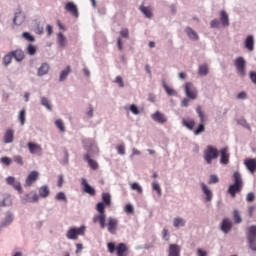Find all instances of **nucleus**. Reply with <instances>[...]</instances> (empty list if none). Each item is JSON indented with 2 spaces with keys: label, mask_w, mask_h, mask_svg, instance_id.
Wrapping results in <instances>:
<instances>
[{
  "label": "nucleus",
  "mask_w": 256,
  "mask_h": 256,
  "mask_svg": "<svg viewBox=\"0 0 256 256\" xmlns=\"http://www.w3.org/2000/svg\"><path fill=\"white\" fill-rule=\"evenodd\" d=\"M105 205L103 202H99L96 205V210L99 212L98 215L93 217V222L96 223L99 221L100 228L104 229L106 226V214H105Z\"/></svg>",
  "instance_id": "f257e3e1"
},
{
  "label": "nucleus",
  "mask_w": 256,
  "mask_h": 256,
  "mask_svg": "<svg viewBox=\"0 0 256 256\" xmlns=\"http://www.w3.org/2000/svg\"><path fill=\"white\" fill-rule=\"evenodd\" d=\"M82 144L83 148L87 151L86 154H89V156H93L94 154H97L99 152L97 144L92 138H84L82 140Z\"/></svg>",
  "instance_id": "f03ea898"
},
{
  "label": "nucleus",
  "mask_w": 256,
  "mask_h": 256,
  "mask_svg": "<svg viewBox=\"0 0 256 256\" xmlns=\"http://www.w3.org/2000/svg\"><path fill=\"white\" fill-rule=\"evenodd\" d=\"M196 112L199 116L200 124L197 126L196 129L193 130V133H194L195 136H198V135H200L201 133H203L205 131L204 122H206V115L202 111L201 106H197Z\"/></svg>",
  "instance_id": "7ed1b4c3"
},
{
  "label": "nucleus",
  "mask_w": 256,
  "mask_h": 256,
  "mask_svg": "<svg viewBox=\"0 0 256 256\" xmlns=\"http://www.w3.org/2000/svg\"><path fill=\"white\" fill-rule=\"evenodd\" d=\"M246 237L249 243V247L253 251H256V225L248 227Z\"/></svg>",
  "instance_id": "20e7f679"
},
{
  "label": "nucleus",
  "mask_w": 256,
  "mask_h": 256,
  "mask_svg": "<svg viewBox=\"0 0 256 256\" xmlns=\"http://www.w3.org/2000/svg\"><path fill=\"white\" fill-rule=\"evenodd\" d=\"M219 156V151L217 148L208 145L206 150L204 151V159L207 162V164H211L213 159H217Z\"/></svg>",
  "instance_id": "39448f33"
},
{
  "label": "nucleus",
  "mask_w": 256,
  "mask_h": 256,
  "mask_svg": "<svg viewBox=\"0 0 256 256\" xmlns=\"http://www.w3.org/2000/svg\"><path fill=\"white\" fill-rule=\"evenodd\" d=\"M85 234V226L82 225L79 228L71 227L68 229L66 233V237L70 240H76L78 238V235H84Z\"/></svg>",
  "instance_id": "423d86ee"
},
{
  "label": "nucleus",
  "mask_w": 256,
  "mask_h": 256,
  "mask_svg": "<svg viewBox=\"0 0 256 256\" xmlns=\"http://www.w3.org/2000/svg\"><path fill=\"white\" fill-rule=\"evenodd\" d=\"M184 91L186 96L191 100H195L198 96L197 89L194 87V85L191 82H187L184 85Z\"/></svg>",
  "instance_id": "0eeeda50"
},
{
  "label": "nucleus",
  "mask_w": 256,
  "mask_h": 256,
  "mask_svg": "<svg viewBox=\"0 0 256 256\" xmlns=\"http://www.w3.org/2000/svg\"><path fill=\"white\" fill-rule=\"evenodd\" d=\"M234 64H235V67H236V70H237V73L240 75V76H245L246 74V61L243 57H238L235 59L234 61Z\"/></svg>",
  "instance_id": "6e6552de"
},
{
  "label": "nucleus",
  "mask_w": 256,
  "mask_h": 256,
  "mask_svg": "<svg viewBox=\"0 0 256 256\" xmlns=\"http://www.w3.org/2000/svg\"><path fill=\"white\" fill-rule=\"evenodd\" d=\"M118 223H119V220L117 218L109 217L105 227H107V231L110 234L115 235L117 233Z\"/></svg>",
  "instance_id": "1a4fd4ad"
},
{
  "label": "nucleus",
  "mask_w": 256,
  "mask_h": 256,
  "mask_svg": "<svg viewBox=\"0 0 256 256\" xmlns=\"http://www.w3.org/2000/svg\"><path fill=\"white\" fill-rule=\"evenodd\" d=\"M37 179H39V172L34 170L30 172L27 176L24 186L31 187V185H33V183H35Z\"/></svg>",
  "instance_id": "9d476101"
},
{
  "label": "nucleus",
  "mask_w": 256,
  "mask_h": 256,
  "mask_svg": "<svg viewBox=\"0 0 256 256\" xmlns=\"http://www.w3.org/2000/svg\"><path fill=\"white\" fill-rule=\"evenodd\" d=\"M151 119L159 124H165L168 121L167 116L160 111H156L154 114H152Z\"/></svg>",
  "instance_id": "9b49d317"
},
{
  "label": "nucleus",
  "mask_w": 256,
  "mask_h": 256,
  "mask_svg": "<svg viewBox=\"0 0 256 256\" xmlns=\"http://www.w3.org/2000/svg\"><path fill=\"white\" fill-rule=\"evenodd\" d=\"M14 219H15V216L13 215V213L8 211L6 213L4 220L2 222H0V231H1V229L11 225V223H13Z\"/></svg>",
  "instance_id": "f8f14e48"
},
{
  "label": "nucleus",
  "mask_w": 256,
  "mask_h": 256,
  "mask_svg": "<svg viewBox=\"0 0 256 256\" xmlns=\"http://www.w3.org/2000/svg\"><path fill=\"white\" fill-rule=\"evenodd\" d=\"M200 186H201L202 192H203V194H204L205 201H206V202H210V201L212 200V198H213V193H212V191H211V190L209 189V187H208L205 183H203V182L200 183Z\"/></svg>",
  "instance_id": "ddd939ff"
},
{
  "label": "nucleus",
  "mask_w": 256,
  "mask_h": 256,
  "mask_svg": "<svg viewBox=\"0 0 256 256\" xmlns=\"http://www.w3.org/2000/svg\"><path fill=\"white\" fill-rule=\"evenodd\" d=\"M28 149L31 154L41 155L43 153V148L37 143L29 142Z\"/></svg>",
  "instance_id": "4468645a"
},
{
  "label": "nucleus",
  "mask_w": 256,
  "mask_h": 256,
  "mask_svg": "<svg viewBox=\"0 0 256 256\" xmlns=\"http://www.w3.org/2000/svg\"><path fill=\"white\" fill-rule=\"evenodd\" d=\"M81 185L83 186V191L87 194L94 196L96 194L95 189L90 186L85 178L81 179Z\"/></svg>",
  "instance_id": "2eb2a0df"
},
{
  "label": "nucleus",
  "mask_w": 256,
  "mask_h": 256,
  "mask_svg": "<svg viewBox=\"0 0 256 256\" xmlns=\"http://www.w3.org/2000/svg\"><path fill=\"white\" fill-rule=\"evenodd\" d=\"M65 10L72 14L75 18H78L79 12L77 6L73 2H68L65 5Z\"/></svg>",
  "instance_id": "dca6fc26"
},
{
  "label": "nucleus",
  "mask_w": 256,
  "mask_h": 256,
  "mask_svg": "<svg viewBox=\"0 0 256 256\" xmlns=\"http://www.w3.org/2000/svg\"><path fill=\"white\" fill-rule=\"evenodd\" d=\"M220 163L223 165H227L229 163L230 154L228 152V148L225 147L220 151Z\"/></svg>",
  "instance_id": "f3484780"
},
{
  "label": "nucleus",
  "mask_w": 256,
  "mask_h": 256,
  "mask_svg": "<svg viewBox=\"0 0 256 256\" xmlns=\"http://www.w3.org/2000/svg\"><path fill=\"white\" fill-rule=\"evenodd\" d=\"M181 248L178 244H170L168 249V256H181Z\"/></svg>",
  "instance_id": "a211bd4d"
},
{
  "label": "nucleus",
  "mask_w": 256,
  "mask_h": 256,
  "mask_svg": "<svg viewBox=\"0 0 256 256\" xmlns=\"http://www.w3.org/2000/svg\"><path fill=\"white\" fill-rule=\"evenodd\" d=\"M25 22V13L19 11L15 13L13 23L16 26H21Z\"/></svg>",
  "instance_id": "6ab92c4d"
},
{
  "label": "nucleus",
  "mask_w": 256,
  "mask_h": 256,
  "mask_svg": "<svg viewBox=\"0 0 256 256\" xmlns=\"http://www.w3.org/2000/svg\"><path fill=\"white\" fill-rule=\"evenodd\" d=\"M140 12L145 16L147 19H151L153 17V10L150 6H144L143 4L139 7Z\"/></svg>",
  "instance_id": "aec40b11"
},
{
  "label": "nucleus",
  "mask_w": 256,
  "mask_h": 256,
  "mask_svg": "<svg viewBox=\"0 0 256 256\" xmlns=\"http://www.w3.org/2000/svg\"><path fill=\"white\" fill-rule=\"evenodd\" d=\"M243 186L239 184H231L228 188V193L231 195V197H235L237 193H239L242 190Z\"/></svg>",
  "instance_id": "412c9836"
},
{
  "label": "nucleus",
  "mask_w": 256,
  "mask_h": 256,
  "mask_svg": "<svg viewBox=\"0 0 256 256\" xmlns=\"http://www.w3.org/2000/svg\"><path fill=\"white\" fill-rule=\"evenodd\" d=\"M91 156H92V155L85 154V155L83 156V159H84V161H86V162L88 163V166H89L92 170H97L98 167H99V165H98V163H97L95 160L91 159Z\"/></svg>",
  "instance_id": "4be33fe9"
},
{
  "label": "nucleus",
  "mask_w": 256,
  "mask_h": 256,
  "mask_svg": "<svg viewBox=\"0 0 256 256\" xmlns=\"http://www.w3.org/2000/svg\"><path fill=\"white\" fill-rule=\"evenodd\" d=\"M10 54L17 62H21L23 59H25V52H23L21 49L11 51Z\"/></svg>",
  "instance_id": "5701e85b"
},
{
  "label": "nucleus",
  "mask_w": 256,
  "mask_h": 256,
  "mask_svg": "<svg viewBox=\"0 0 256 256\" xmlns=\"http://www.w3.org/2000/svg\"><path fill=\"white\" fill-rule=\"evenodd\" d=\"M244 164L251 173H254L256 171V158L246 159Z\"/></svg>",
  "instance_id": "b1692460"
},
{
  "label": "nucleus",
  "mask_w": 256,
  "mask_h": 256,
  "mask_svg": "<svg viewBox=\"0 0 256 256\" xmlns=\"http://www.w3.org/2000/svg\"><path fill=\"white\" fill-rule=\"evenodd\" d=\"M14 138H15V131H13V129L6 130L4 134V143L6 144L12 143Z\"/></svg>",
  "instance_id": "393cba45"
},
{
  "label": "nucleus",
  "mask_w": 256,
  "mask_h": 256,
  "mask_svg": "<svg viewBox=\"0 0 256 256\" xmlns=\"http://www.w3.org/2000/svg\"><path fill=\"white\" fill-rule=\"evenodd\" d=\"M11 205H13V199L11 198V195L5 194L3 199L0 201V207H11Z\"/></svg>",
  "instance_id": "a878e982"
},
{
  "label": "nucleus",
  "mask_w": 256,
  "mask_h": 256,
  "mask_svg": "<svg viewBox=\"0 0 256 256\" xmlns=\"http://www.w3.org/2000/svg\"><path fill=\"white\" fill-rule=\"evenodd\" d=\"M51 194V190L48 185H43L38 189V195L41 198H47Z\"/></svg>",
  "instance_id": "bb28decb"
},
{
  "label": "nucleus",
  "mask_w": 256,
  "mask_h": 256,
  "mask_svg": "<svg viewBox=\"0 0 256 256\" xmlns=\"http://www.w3.org/2000/svg\"><path fill=\"white\" fill-rule=\"evenodd\" d=\"M232 228V222L228 219V218H225L222 220V223H221V230L227 234Z\"/></svg>",
  "instance_id": "cd10ccee"
},
{
  "label": "nucleus",
  "mask_w": 256,
  "mask_h": 256,
  "mask_svg": "<svg viewBox=\"0 0 256 256\" xmlns=\"http://www.w3.org/2000/svg\"><path fill=\"white\" fill-rule=\"evenodd\" d=\"M182 125L186 127L190 131H194V126H195V120L193 118L190 119H182Z\"/></svg>",
  "instance_id": "c85d7f7f"
},
{
  "label": "nucleus",
  "mask_w": 256,
  "mask_h": 256,
  "mask_svg": "<svg viewBox=\"0 0 256 256\" xmlns=\"http://www.w3.org/2000/svg\"><path fill=\"white\" fill-rule=\"evenodd\" d=\"M49 64L47 63H42L41 66L38 68V72H37V75L39 77H42L44 75H47V73H49Z\"/></svg>",
  "instance_id": "c756f323"
},
{
  "label": "nucleus",
  "mask_w": 256,
  "mask_h": 256,
  "mask_svg": "<svg viewBox=\"0 0 256 256\" xmlns=\"http://www.w3.org/2000/svg\"><path fill=\"white\" fill-rule=\"evenodd\" d=\"M117 256H127V246L125 243H119L116 246Z\"/></svg>",
  "instance_id": "7c9ffc66"
},
{
  "label": "nucleus",
  "mask_w": 256,
  "mask_h": 256,
  "mask_svg": "<svg viewBox=\"0 0 256 256\" xmlns=\"http://www.w3.org/2000/svg\"><path fill=\"white\" fill-rule=\"evenodd\" d=\"M186 225V220L182 217H175L173 220V226L175 228L184 227Z\"/></svg>",
  "instance_id": "2f4dec72"
},
{
  "label": "nucleus",
  "mask_w": 256,
  "mask_h": 256,
  "mask_svg": "<svg viewBox=\"0 0 256 256\" xmlns=\"http://www.w3.org/2000/svg\"><path fill=\"white\" fill-rule=\"evenodd\" d=\"M69 73H71V66H67L64 70L61 71L59 81L63 82L67 80Z\"/></svg>",
  "instance_id": "473e14b6"
},
{
  "label": "nucleus",
  "mask_w": 256,
  "mask_h": 256,
  "mask_svg": "<svg viewBox=\"0 0 256 256\" xmlns=\"http://www.w3.org/2000/svg\"><path fill=\"white\" fill-rule=\"evenodd\" d=\"M245 47L249 50V51H253L254 50V38L252 35H249L246 40H245Z\"/></svg>",
  "instance_id": "72a5a7b5"
},
{
  "label": "nucleus",
  "mask_w": 256,
  "mask_h": 256,
  "mask_svg": "<svg viewBox=\"0 0 256 256\" xmlns=\"http://www.w3.org/2000/svg\"><path fill=\"white\" fill-rule=\"evenodd\" d=\"M57 41L60 47L65 48V46H67V38H65V35L61 32L57 35Z\"/></svg>",
  "instance_id": "f704fd0d"
},
{
  "label": "nucleus",
  "mask_w": 256,
  "mask_h": 256,
  "mask_svg": "<svg viewBox=\"0 0 256 256\" xmlns=\"http://www.w3.org/2000/svg\"><path fill=\"white\" fill-rule=\"evenodd\" d=\"M40 104L42 106H44L48 111L53 110V106L51 105V101H49V99H47V97H41Z\"/></svg>",
  "instance_id": "c9c22d12"
},
{
  "label": "nucleus",
  "mask_w": 256,
  "mask_h": 256,
  "mask_svg": "<svg viewBox=\"0 0 256 256\" xmlns=\"http://www.w3.org/2000/svg\"><path fill=\"white\" fill-rule=\"evenodd\" d=\"M186 33L191 40L197 41L199 39L198 34L190 27L186 28Z\"/></svg>",
  "instance_id": "e433bc0d"
},
{
  "label": "nucleus",
  "mask_w": 256,
  "mask_h": 256,
  "mask_svg": "<svg viewBox=\"0 0 256 256\" xmlns=\"http://www.w3.org/2000/svg\"><path fill=\"white\" fill-rule=\"evenodd\" d=\"M233 181H234L233 184H237V185H240L243 187V180H242V176H241L240 172H238V171L234 172Z\"/></svg>",
  "instance_id": "4c0bfd02"
},
{
  "label": "nucleus",
  "mask_w": 256,
  "mask_h": 256,
  "mask_svg": "<svg viewBox=\"0 0 256 256\" xmlns=\"http://www.w3.org/2000/svg\"><path fill=\"white\" fill-rule=\"evenodd\" d=\"M221 18H220V21L222 23V25L224 27H228L229 26V17L227 15V13L225 11H221Z\"/></svg>",
  "instance_id": "58836bf2"
},
{
  "label": "nucleus",
  "mask_w": 256,
  "mask_h": 256,
  "mask_svg": "<svg viewBox=\"0 0 256 256\" xmlns=\"http://www.w3.org/2000/svg\"><path fill=\"white\" fill-rule=\"evenodd\" d=\"M162 85H163V88H164L165 92H166L169 96H176V95H177L176 91H175L174 89H172V88H169V87L166 85L165 81L162 82Z\"/></svg>",
  "instance_id": "ea45409f"
},
{
  "label": "nucleus",
  "mask_w": 256,
  "mask_h": 256,
  "mask_svg": "<svg viewBox=\"0 0 256 256\" xmlns=\"http://www.w3.org/2000/svg\"><path fill=\"white\" fill-rule=\"evenodd\" d=\"M102 203H104V205L110 206L111 196H110L109 193H103L102 194Z\"/></svg>",
  "instance_id": "a19ab883"
},
{
  "label": "nucleus",
  "mask_w": 256,
  "mask_h": 256,
  "mask_svg": "<svg viewBox=\"0 0 256 256\" xmlns=\"http://www.w3.org/2000/svg\"><path fill=\"white\" fill-rule=\"evenodd\" d=\"M198 74L200 76H206L208 74V67L207 65H200L198 69Z\"/></svg>",
  "instance_id": "79ce46f5"
},
{
  "label": "nucleus",
  "mask_w": 256,
  "mask_h": 256,
  "mask_svg": "<svg viewBox=\"0 0 256 256\" xmlns=\"http://www.w3.org/2000/svg\"><path fill=\"white\" fill-rule=\"evenodd\" d=\"M25 118H26V111L25 109H22L19 113L18 120L20 121V125H25Z\"/></svg>",
  "instance_id": "37998d69"
},
{
  "label": "nucleus",
  "mask_w": 256,
  "mask_h": 256,
  "mask_svg": "<svg viewBox=\"0 0 256 256\" xmlns=\"http://www.w3.org/2000/svg\"><path fill=\"white\" fill-rule=\"evenodd\" d=\"M13 59V55L9 52L7 55L3 57V64L4 66H9L11 64V60Z\"/></svg>",
  "instance_id": "c03bdc74"
},
{
  "label": "nucleus",
  "mask_w": 256,
  "mask_h": 256,
  "mask_svg": "<svg viewBox=\"0 0 256 256\" xmlns=\"http://www.w3.org/2000/svg\"><path fill=\"white\" fill-rule=\"evenodd\" d=\"M152 189L157 192L158 196L162 195V190H161L160 185L157 181L152 182Z\"/></svg>",
  "instance_id": "a18cd8bd"
},
{
  "label": "nucleus",
  "mask_w": 256,
  "mask_h": 256,
  "mask_svg": "<svg viewBox=\"0 0 256 256\" xmlns=\"http://www.w3.org/2000/svg\"><path fill=\"white\" fill-rule=\"evenodd\" d=\"M22 38H24L25 40H27L29 42H35V36H32V34L29 32L22 33Z\"/></svg>",
  "instance_id": "49530a36"
},
{
  "label": "nucleus",
  "mask_w": 256,
  "mask_h": 256,
  "mask_svg": "<svg viewBox=\"0 0 256 256\" xmlns=\"http://www.w3.org/2000/svg\"><path fill=\"white\" fill-rule=\"evenodd\" d=\"M27 53L31 56L35 55V53H37V47L35 45L29 44L27 46Z\"/></svg>",
  "instance_id": "de8ad7c7"
},
{
  "label": "nucleus",
  "mask_w": 256,
  "mask_h": 256,
  "mask_svg": "<svg viewBox=\"0 0 256 256\" xmlns=\"http://www.w3.org/2000/svg\"><path fill=\"white\" fill-rule=\"evenodd\" d=\"M55 125L60 130V132H65V124L63 123V120L61 119L56 120Z\"/></svg>",
  "instance_id": "09e8293b"
},
{
  "label": "nucleus",
  "mask_w": 256,
  "mask_h": 256,
  "mask_svg": "<svg viewBox=\"0 0 256 256\" xmlns=\"http://www.w3.org/2000/svg\"><path fill=\"white\" fill-rule=\"evenodd\" d=\"M55 199L58 201H64L67 202V196L65 195L64 192H58L55 196Z\"/></svg>",
  "instance_id": "8fccbe9b"
},
{
  "label": "nucleus",
  "mask_w": 256,
  "mask_h": 256,
  "mask_svg": "<svg viewBox=\"0 0 256 256\" xmlns=\"http://www.w3.org/2000/svg\"><path fill=\"white\" fill-rule=\"evenodd\" d=\"M233 217H234V222H235L236 224H239V223L242 222V218H241L240 213H239L238 210H234V212H233Z\"/></svg>",
  "instance_id": "3c124183"
},
{
  "label": "nucleus",
  "mask_w": 256,
  "mask_h": 256,
  "mask_svg": "<svg viewBox=\"0 0 256 256\" xmlns=\"http://www.w3.org/2000/svg\"><path fill=\"white\" fill-rule=\"evenodd\" d=\"M237 123L241 125L244 128H247L248 130L251 129L250 125L247 123V121L244 118H240L237 120Z\"/></svg>",
  "instance_id": "603ef678"
},
{
  "label": "nucleus",
  "mask_w": 256,
  "mask_h": 256,
  "mask_svg": "<svg viewBox=\"0 0 256 256\" xmlns=\"http://www.w3.org/2000/svg\"><path fill=\"white\" fill-rule=\"evenodd\" d=\"M12 187L19 193H23V187L21 186V182L16 180V182L12 184Z\"/></svg>",
  "instance_id": "864d4df0"
},
{
  "label": "nucleus",
  "mask_w": 256,
  "mask_h": 256,
  "mask_svg": "<svg viewBox=\"0 0 256 256\" xmlns=\"http://www.w3.org/2000/svg\"><path fill=\"white\" fill-rule=\"evenodd\" d=\"M131 189L136 190L140 194L143 192L142 187L137 182L131 184Z\"/></svg>",
  "instance_id": "5fc2aeb1"
},
{
  "label": "nucleus",
  "mask_w": 256,
  "mask_h": 256,
  "mask_svg": "<svg viewBox=\"0 0 256 256\" xmlns=\"http://www.w3.org/2000/svg\"><path fill=\"white\" fill-rule=\"evenodd\" d=\"M117 153L119 155H125V145L124 144H120L116 147Z\"/></svg>",
  "instance_id": "6e6d98bb"
},
{
  "label": "nucleus",
  "mask_w": 256,
  "mask_h": 256,
  "mask_svg": "<svg viewBox=\"0 0 256 256\" xmlns=\"http://www.w3.org/2000/svg\"><path fill=\"white\" fill-rule=\"evenodd\" d=\"M218 182H219V178L217 175L215 174L210 175L209 184H216Z\"/></svg>",
  "instance_id": "4d7b16f0"
},
{
  "label": "nucleus",
  "mask_w": 256,
  "mask_h": 256,
  "mask_svg": "<svg viewBox=\"0 0 256 256\" xmlns=\"http://www.w3.org/2000/svg\"><path fill=\"white\" fill-rule=\"evenodd\" d=\"M13 160H14V162L19 164L20 166H23V157H21L20 155L14 156Z\"/></svg>",
  "instance_id": "13d9d810"
},
{
  "label": "nucleus",
  "mask_w": 256,
  "mask_h": 256,
  "mask_svg": "<svg viewBox=\"0 0 256 256\" xmlns=\"http://www.w3.org/2000/svg\"><path fill=\"white\" fill-rule=\"evenodd\" d=\"M0 161L4 164V165H6V166H9V165H11V158H9V157H2L1 159H0Z\"/></svg>",
  "instance_id": "bf43d9fd"
},
{
  "label": "nucleus",
  "mask_w": 256,
  "mask_h": 256,
  "mask_svg": "<svg viewBox=\"0 0 256 256\" xmlns=\"http://www.w3.org/2000/svg\"><path fill=\"white\" fill-rule=\"evenodd\" d=\"M116 247H117V246H115V244H114L113 242H109V243L107 244V248H108V251H109L110 253H113V252L116 250Z\"/></svg>",
  "instance_id": "052dcab7"
},
{
  "label": "nucleus",
  "mask_w": 256,
  "mask_h": 256,
  "mask_svg": "<svg viewBox=\"0 0 256 256\" xmlns=\"http://www.w3.org/2000/svg\"><path fill=\"white\" fill-rule=\"evenodd\" d=\"M17 180H15V177L13 176H9L6 178V183L10 186H13V184L16 182Z\"/></svg>",
  "instance_id": "680f3d73"
},
{
  "label": "nucleus",
  "mask_w": 256,
  "mask_h": 256,
  "mask_svg": "<svg viewBox=\"0 0 256 256\" xmlns=\"http://www.w3.org/2000/svg\"><path fill=\"white\" fill-rule=\"evenodd\" d=\"M219 25H220V21L218 19H214L210 23L211 28H218Z\"/></svg>",
  "instance_id": "e2e57ef3"
},
{
  "label": "nucleus",
  "mask_w": 256,
  "mask_h": 256,
  "mask_svg": "<svg viewBox=\"0 0 256 256\" xmlns=\"http://www.w3.org/2000/svg\"><path fill=\"white\" fill-rule=\"evenodd\" d=\"M115 83H117L119 85V87L123 88L124 87V82L122 80V77L117 76L115 79Z\"/></svg>",
  "instance_id": "0e129e2a"
},
{
  "label": "nucleus",
  "mask_w": 256,
  "mask_h": 256,
  "mask_svg": "<svg viewBox=\"0 0 256 256\" xmlns=\"http://www.w3.org/2000/svg\"><path fill=\"white\" fill-rule=\"evenodd\" d=\"M130 111H131L134 115H138V114L140 113L139 110H138V108H137V106L134 105V104H132V105L130 106Z\"/></svg>",
  "instance_id": "69168bd1"
},
{
  "label": "nucleus",
  "mask_w": 256,
  "mask_h": 256,
  "mask_svg": "<svg viewBox=\"0 0 256 256\" xmlns=\"http://www.w3.org/2000/svg\"><path fill=\"white\" fill-rule=\"evenodd\" d=\"M254 199H255V195H254L253 192H250V193L247 194V197H246L247 202H253Z\"/></svg>",
  "instance_id": "338daca9"
},
{
  "label": "nucleus",
  "mask_w": 256,
  "mask_h": 256,
  "mask_svg": "<svg viewBox=\"0 0 256 256\" xmlns=\"http://www.w3.org/2000/svg\"><path fill=\"white\" fill-rule=\"evenodd\" d=\"M250 79H251L252 83L256 84V72L250 73Z\"/></svg>",
  "instance_id": "774afa93"
}]
</instances>
